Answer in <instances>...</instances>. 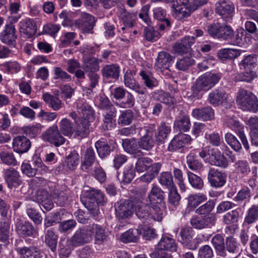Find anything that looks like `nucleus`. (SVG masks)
<instances>
[{"label": "nucleus", "mask_w": 258, "mask_h": 258, "mask_svg": "<svg viewBox=\"0 0 258 258\" xmlns=\"http://www.w3.org/2000/svg\"><path fill=\"white\" fill-rule=\"evenodd\" d=\"M163 191L156 185H153L148 196L150 204L152 205V218L157 221L162 219L163 211L159 205H161L164 199Z\"/></svg>", "instance_id": "nucleus-1"}, {"label": "nucleus", "mask_w": 258, "mask_h": 258, "mask_svg": "<svg viewBox=\"0 0 258 258\" xmlns=\"http://www.w3.org/2000/svg\"><path fill=\"white\" fill-rule=\"evenodd\" d=\"M236 102L242 110L253 112L258 111V100L252 92L240 89L237 93Z\"/></svg>", "instance_id": "nucleus-2"}, {"label": "nucleus", "mask_w": 258, "mask_h": 258, "mask_svg": "<svg viewBox=\"0 0 258 258\" xmlns=\"http://www.w3.org/2000/svg\"><path fill=\"white\" fill-rule=\"evenodd\" d=\"M221 79L218 74L207 73L200 76L191 88L194 93L198 94L201 91H208L213 87Z\"/></svg>", "instance_id": "nucleus-3"}, {"label": "nucleus", "mask_w": 258, "mask_h": 258, "mask_svg": "<svg viewBox=\"0 0 258 258\" xmlns=\"http://www.w3.org/2000/svg\"><path fill=\"white\" fill-rule=\"evenodd\" d=\"M172 16L177 20H182L189 17L194 10L188 0H173Z\"/></svg>", "instance_id": "nucleus-4"}, {"label": "nucleus", "mask_w": 258, "mask_h": 258, "mask_svg": "<svg viewBox=\"0 0 258 258\" xmlns=\"http://www.w3.org/2000/svg\"><path fill=\"white\" fill-rule=\"evenodd\" d=\"M42 139L55 147H59L66 142V139L62 136L57 125H53L47 128L42 135Z\"/></svg>", "instance_id": "nucleus-5"}, {"label": "nucleus", "mask_w": 258, "mask_h": 258, "mask_svg": "<svg viewBox=\"0 0 258 258\" xmlns=\"http://www.w3.org/2000/svg\"><path fill=\"white\" fill-rule=\"evenodd\" d=\"M234 10L233 4L228 0H220L216 4V13L227 22L232 20Z\"/></svg>", "instance_id": "nucleus-6"}, {"label": "nucleus", "mask_w": 258, "mask_h": 258, "mask_svg": "<svg viewBox=\"0 0 258 258\" xmlns=\"http://www.w3.org/2000/svg\"><path fill=\"white\" fill-rule=\"evenodd\" d=\"M226 174L218 169L211 168L208 174V180L212 187L219 188L226 182Z\"/></svg>", "instance_id": "nucleus-7"}, {"label": "nucleus", "mask_w": 258, "mask_h": 258, "mask_svg": "<svg viewBox=\"0 0 258 258\" xmlns=\"http://www.w3.org/2000/svg\"><path fill=\"white\" fill-rule=\"evenodd\" d=\"M144 135L139 141V147L143 150L149 151L154 146V141L153 138L154 135L153 126H148L142 128L141 135Z\"/></svg>", "instance_id": "nucleus-8"}, {"label": "nucleus", "mask_w": 258, "mask_h": 258, "mask_svg": "<svg viewBox=\"0 0 258 258\" xmlns=\"http://www.w3.org/2000/svg\"><path fill=\"white\" fill-rule=\"evenodd\" d=\"M216 218L212 216H203L199 217L197 215L193 216L190 220L191 226L195 229H202L213 226Z\"/></svg>", "instance_id": "nucleus-9"}, {"label": "nucleus", "mask_w": 258, "mask_h": 258, "mask_svg": "<svg viewBox=\"0 0 258 258\" xmlns=\"http://www.w3.org/2000/svg\"><path fill=\"white\" fill-rule=\"evenodd\" d=\"M91 240L89 225L83 229L77 230L71 240L73 247L78 246L89 242Z\"/></svg>", "instance_id": "nucleus-10"}, {"label": "nucleus", "mask_w": 258, "mask_h": 258, "mask_svg": "<svg viewBox=\"0 0 258 258\" xmlns=\"http://www.w3.org/2000/svg\"><path fill=\"white\" fill-rule=\"evenodd\" d=\"M94 24V18L87 13H83L81 17L75 21V26L83 33H92Z\"/></svg>", "instance_id": "nucleus-11"}, {"label": "nucleus", "mask_w": 258, "mask_h": 258, "mask_svg": "<svg viewBox=\"0 0 258 258\" xmlns=\"http://www.w3.org/2000/svg\"><path fill=\"white\" fill-rule=\"evenodd\" d=\"M150 208L148 206L143 203L141 200L135 199L134 210L137 216L140 219L143 220L144 223H149L151 219L154 220L152 217L151 211L149 213ZM155 221H156L155 220Z\"/></svg>", "instance_id": "nucleus-12"}, {"label": "nucleus", "mask_w": 258, "mask_h": 258, "mask_svg": "<svg viewBox=\"0 0 258 258\" xmlns=\"http://www.w3.org/2000/svg\"><path fill=\"white\" fill-rule=\"evenodd\" d=\"M226 122L228 126L239 136L245 149L248 150L249 147L244 133V126L233 117L228 118Z\"/></svg>", "instance_id": "nucleus-13"}, {"label": "nucleus", "mask_w": 258, "mask_h": 258, "mask_svg": "<svg viewBox=\"0 0 258 258\" xmlns=\"http://www.w3.org/2000/svg\"><path fill=\"white\" fill-rule=\"evenodd\" d=\"M135 199L133 201H126L123 203H118L115 207L116 217L119 219L129 218L134 210Z\"/></svg>", "instance_id": "nucleus-14"}, {"label": "nucleus", "mask_w": 258, "mask_h": 258, "mask_svg": "<svg viewBox=\"0 0 258 258\" xmlns=\"http://www.w3.org/2000/svg\"><path fill=\"white\" fill-rule=\"evenodd\" d=\"M17 36L15 26L12 24H7L0 35L1 41L9 46H14Z\"/></svg>", "instance_id": "nucleus-15"}, {"label": "nucleus", "mask_w": 258, "mask_h": 258, "mask_svg": "<svg viewBox=\"0 0 258 258\" xmlns=\"http://www.w3.org/2000/svg\"><path fill=\"white\" fill-rule=\"evenodd\" d=\"M3 175L9 188L17 187L22 183L19 172L13 168L5 169L3 171Z\"/></svg>", "instance_id": "nucleus-16"}, {"label": "nucleus", "mask_w": 258, "mask_h": 258, "mask_svg": "<svg viewBox=\"0 0 258 258\" xmlns=\"http://www.w3.org/2000/svg\"><path fill=\"white\" fill-rule=\"evenodd\" d=\"M19 26L21 35L27 38L32 37L37 31V27L35 21L30 18L21 20L19 23Z\"/></svg>", "instance_id": "nucleus-17"}, {"label": "nucleus", "mask_w": 258, "mask_h": 258, "mask_svg": "<svg viewBox=\"0 0 258 258\" xmlns=\"http://www.w3.org/2000/svg\"><path fill=\"white\" fill-rule=\"evenodd\" d=\"M207 162L212 165L226 168L228 161L224 155L217 149H211L210 157L207 158Z\"/></svg>", "instance_id": "nucleus-18"}, {"label": "nucleus", "mask_w": 258, "mask_h": 258, "mask_svg": "<svg viewBox=\"0 0 258 258\" xmlns=\"http://www.w3.org/2000/svg\"><path fill=\"white\" fill-rule=\"evenodd\" d=\"M31 146L30 140L24 136H17L13 141L12 147L13 150L19 154L28 152Z\"/></svg>", "instance_id": "nucleus-19"}, {"label": "nucleus", "mask_w": 258, "mask_h": 258, "mask_svg": "<svg viewBox=\"0 0 258 258\" xmlns=\"http://www.w3.org/2000/svg\"><path fill=\"white\" fill-rule=\"evenodd\" d=\"M191 141V138L190 136L182 133L178 134L171 141L168 145V150L171 152L174 151L183 147Z\"/></svg>", "instance_id": "nucleus-20"}, {"label": "nucleus", "mask_w": 258, "mask_h": 258, "mask_svg": "<svg viewBox=\"0 0 258 258\" xmlns=\"http://www.w3.org/2000/svg\"><path fill=\"white\" fill-rule=\"evenodd\" d=\"M195 41V37L194 36H185L174 45L173 50L175 53L178 54L186 53Z\"/></svg>", "instance_id": "nucleus-21"}, {"label": "nucleus", "mask_w": 258, "mask_h": 258, "mask_svg": "<svg viewBox=\"0 0 258 258\" xmlns=\"http://www.w3.org/2000/svg\"><path fill=\"white\" fill-rule=\"evenodd\" d=\"M228 95L222 89H217L212 91L208 96L210 103L215 106L222 104L227 102Z\"/></svg>", "instance_id": "nucleus-22"}, {"label": "nucleus", "mask_w": 258, "mask_h": 258, "mask_svg": "<svg viewBox=\"0 0 258 258\" xmlns=\"http://www.w3.org/2000/svg\"><path fill=\"white\" fill-rule=\"evenodd\" d=\"M16 227L17 233L21 236H35L37 234V230L31 223L28 222H18L16 223Z\"/></svg>", "instance_id": "nucleus-23"}, {"label": "nucleus", "mask_w": 258, "mask_h": 258, "mask_svg": "<svg viewBox=\"0 0 258 258\" xmlns=\"http://www.w3.org/2000/svg\"><path fill=\"white\" fill-rule=\"evenodd\" d=\"M173 61L172 56L169 53L161 51L158 53L155 68L156 70L168 69Z\"/></svg>", "instance_id": "nucleus-24"}, {"label": "nucleus", "mask_w": 258, "mask_h": 258, "mask_svg": "<svg viewBox=\"0 0 258 258\" xmlns=\"http://www.w3.org/2000/svg\"><path fill=\"white\" fill-rule=\"evenodd\" d=\"M91 239L95 237V242L97 244H102L106 240V236L105 230L102 227L97 224H93L89 225Z\"/></svg>", "instance_id": "nucleus-25"}, {"label": "nucleus", "mask_w": 258, "mask_h": 258, "mask_svg": "<svg viewBox=\"0 0 258 258\" xmlns=\"http://www.w3.org/2000/svg\"><path fill=\"white\" fill-rule=\"evenodd\" d=\"M42 99L48 106L54 111L60 109L63 106L61 100L57 95H52L48 93L43 94Z\"/></svg>", "instance_id": "nucleus-26"}, {"label": "nucleus", "mask_w": 258, "mask_h": 258, "mask_svg": "<svg viewBox=\"0 0 258 258\" xmlns=\"http://www.w3.org/2000/svg\"><path fill=\"white\" fill-rule=\"evenodd\" d=\"M77 109L84 119L88 120L92 117L94 111L91 106L84 100L79 99L76 102Z\"/></svg>", "instance_id": "nucleus-27"}, {"label": "nucleus", "mask_w": 258, "mask_h": 258, "mask_svg": "<svg viewBox=\"0 0 258 258\" xmlns=\"http://www.w3.org/2000/svg\"><path fill=\"white\" fill-rule=\"evenodd\" d=\"M207 200V196L203 193L190 195L187 198V209L190 211L193 210Z\"/></svg>", "instance_id": "nucleus-28"}, {"label": "nucleus", "mask_w": 258, "mask_h": 258, "mask_svg": "<svg viewBox=\"0 0 258 258\" xmlns=\"http://www.w3.org/2000/svg\"><path fill=\"white\" fill-rule=\"evenodd\" d=\"M192 115L198 119L209 120L214 117L213 109L210 106H207L202 109H195L192 110Z\"/></svg>", "instance_id": "nucleus-29"}, {"label": "nucleus", "mask_w": 258, "mask_h": 258, "mask_svg": "<svg viewBox=\"0 0 258 258\" xmlns=\"http://www.w3.org/2000/svg\"><path fill=\"white\" fill-rule=\"evenodd\" d=\"M246 124L250 130V135L252 144L258 146V117H251L246 121Z\"/></svg>", "instance_id": "nucleus-30"}, {"label": "nucleus", "mask_w": 258, "mask_h": 258, "mask_svg": "<svg viewBox=\"0 0 258 258\" xmlns=\"http://www.w3.org/2000/svg\"><path fill=\"white\" fill-rule=\"evenodd\" d=\"M124 83L126 87L135 91L138 93L140 94L144 93L143 89L137 83L131 71H127L125 73L124 75Z\"/></svg>", "instance_id": "nucleus-31"}, {"label": "nucleus", "mask_w": 258, "mask_h": 258, "mask_svg": "<svg viewBox=\"0 0 258 258\" xmlns=\"http://www.w3.org/2000/svg\"><path fill=\"white\" fill-rule=\"evenodd\" d=\"M142 234V230L139 227L138 229L128 230L121 235L120 238L121 241L125 243L136 242Z\"/></svg>", "instance_id": "nucleus-32"}, {"label": "nucleus", "mask_w": 258, "mask_h": 258, "mask_svg": "<svg viewBox=\"0 0 258 258\" xmlns=\"http://www.w3.org/2000/svg\"><path fill=\"white\" fill-rule=\"evenodd\" d=\"M159 251H175L177 245L175 240L169 237H163L159 242L157 247Z\"/></svg>", "instance_id": "nucleus-33"}, {"label": "nucleus", "mask_w": 258, "mask_h": 258, "mask_svg": "<svg viewBox=\"0 0 258 258\" xmlns=\"http://www.w3.org/2000/svg\"><path fill=\"white\" fill-rule=\"evenodd\" d=\"M16 250L21 258H39L38 249L35 247H19Z\"/></svg>", "instance_id": "nucleus-34"}, {"label": "nucleus", "mask_w": 258, "mask_h": 258, "mask_svg": "<svg viewBox=\"0 0 258 258\" xmlns=\"http://www.w3.org/2000/svg\"><path fill=\"white\" fill-rule=\"evenodd\" d=\"M122 145L124 151L130 154H137L141 152L139 142L135 139L122 140Z\"/></svg>", "instance_id": "nucleus-35"}, {"label": "nucleus", "mask_w": 258, "mask_h": 258, "mask_svg": "<svg viewBox=\"0 0 258 258\" xmlns=\"http://www.w3.org/2000/svg\"><path fill=\"white\" fill-rule=\"evenodd\" d=\"M161 167L160 163H154L153 166L149 168L147 173L140 177L141 181L149 183L154 179L158 174Z\"/></svg>", "instance_id": "nucleus-36"}, {"label": "nucleus", "mask_w": 258, "mask_h": 258, "mask_svg": "<svg viewBox=\"0 0 258 258\" xmlns=\"http://www.w3.org/2000/svg\"><path fill=\"white\" fill-rule=\"evenodd\" d=\"M102 75L107 79L118 78L120 73V68L118 65L110 64L105 66L102 70Z\"/></svg>", "instance_id": "nucleus-37"}, {"label": "nucleus", "mask_w": 258, "mask_h": 258, "mask_svg": "<svg viewBox=\"0 0 258 258\" xmlns=\"http://www.w3.org/2000/svg\"><path fill=\"white\" fill-rule=\"evenodd\" d=\"M10 223L8 219H4L0 222V242L4 245L9 243Z\"/></svg>", "instance_id": "nucleus-38"}, {"label": "nucleus", "mask_w": 258, "mask_h": 258, "mask_svg": "<svg viewBox=\"0 0 258 258\" xmlns=\"http://www.w3.org/2000/svg\"><path fill=\"white\" fill-rule=\"evenodd\" d=\"M59 131L66 137H71L74 132V123L67 118H62L59 123Z\"/></svg>", "instance_id": "nucleus-39"}, {"label": "nucleus", "mask_w": 258, "mask_h": 258, "mask_svg": "<svg viewBox=\"0 0 258 258\" xmlns=\"http://www.w3.org/2000/svg\"><path fill=\"white\" fill-rule=\"evenodd\" d=\"M240 54V50L230 48L223 49L218 52V57L222 61L234 59L237 57Z\"/></svg>", "instance_id": "nucleus-40"}, {"label": "nucleus", "mask_w": 258, "mask_h": 258, "mask_svg": "<svg viewBox=\"0 0 258 258\" xmlns=\"http://www.w3.org/2000/svg\"><path fill=\"white\" fill-rule=\"evenodd\" d=\"M101 60L95 57H90L84 60L83 69L86 72L95 73L99 70V64Z\"/></svg>", "instance_id": "nucleus-41"}, {"label": "nucleus", "mask_w": 258, "mask_h": 258, "mask_svg": "<svg viewBox=\"0 0 258 258\" xmlns=\"http://www.w3.org/2000/svg\"><path fill=\"white\" fill-rule=\"evenodd\" d=\"M215 205V203L213 200H209L205 204L199 207L196 210V213L202 216L210 215L216 217L214 214H211L214 209Z\"/></svg>", "instance_id": "nucleus-42"}, {"label": "nucleus", "mask_w": 258, "mask_h": 258, "mask_svg": "<svg viewBox=\"0 0 258 258\" xmlns=\"http://www.w3.org/2000/svg\"><path fill=\"white\" fill-rule=\"evenodd\" d=\"M211 242L217 253L221 256H224L226 252L223 236L220 234H217L212 238Z\"/></svg>", "instance_id": "nucleus-43"}, {"label": "nucleus", "mask_w": 258, "mask_h": 258, "mask_svg": "<svg viewBox=\"0 0 258 258\" xmlns=\"http://www.w3.org/2000/svg\"><path fill=\"white\" fill-rule=\"evenodd\" d=\"M186 163L188 168L192 170L200 171L203 168L202 163L197 159L194 153H190L187 156Z\"/></svg>", "instance_id": "nucleus-44"}, {"label": "nucleus", "mask_w": 258, "mask_h": 258, "mask_svg": "<svg viewBox=\"0 0 258 258\" xmlns=\"http://www.w3.org/2000/svg\"><path fill=\"white\" fill-rule=\"evenodd\" d=\"M119 17L127 30H130L133 26V21L135 17L134 14L130 13L124 9H121Z\"/></svg>", "instance_id": "nucleus-45"}, {"label": "nucleus", "mask_w": 258, "mask_h": 258, "mask_svg": "<svg viewBox=\"0 0 258 258\" xmlns=\"http://www.w3.org/2000/svg\"><path fill=\"white\" fill-rule=\"evenodd\" d=\"M239 65L241 70L254 69L257 65V57L255 55L245 56Z\"/></svg>", "instance_id": "nucleus-46"}, {"label": "nucleus", "mask_w": 258, "mask_h": 258, "mask_svg": "<svg viewBox=\"0 0 258 258\" xmlns=\"http://www.w3.org/2000/svg\"><path fill=\"white\" fill-rule=\"evenodd\" d=\"M171 132L170 126L163 122L159 126L156 135V142L162 143L167 138Z\"/></svg>", "instance_id": "nucleus-47"}, {"label": "nucleus", "mask_w": 258, "mask_h": 258, "mask_svg": "<svg viewBox=\"0 0 258 258\" xmlns=\"http://www.w3.org/2000/svg\"><path fill=\"white\" fill-rule=\"evenodd\" d=\"M134 114L132 110L130 109L123 110L120 112L117 122L121 126L128 125L132 122Z\"/></svg>", "instance_id": "nucleus-48"}, {"label": "nucleus", "mask_w": 258, "mask_h": 258, "mask_svg": "<svg viewBox=\"0 0 258 258\" xmlns=\"http://www.w3.org/2000/svg\"><path fill=\"white\" fill-rule=\"evenodd\" d=\"M243 73L238 74L236 76V79L238 81L250 82L258 76V74L253 69L244 70Z\"/></svg>", "instance_id": "nucleus-49"}, {"label": "nucleus", "mask_w": 258, "mask_h": 258, "mask_svg": "<svg viewBox=\"0 0 258 258\" xmlns=\"http://www.w3.org/2000/svg\"><path fill=\"white\" fill-rule=\"evenodd\" d=\"M159 182L162 186L166 187L168 189L176 187L173 182L171 174L168 172H163L160 174Z\"/></svg>", "instance_id": "nucleus-50"}, {"label": "nucleus", "mask_w": 258, "mask_h": 258, "mask_svg": "<svg viewBox=\"0 0 258 258\" xmlns=\"http://www.w3.org/2000/svg\"><path fill=\"white\" fill-rule=\"evenodd\" d=\"M153 164L152 160L149 158H140L136 164V169L139 172H143L146 170L147 171L149 168L153 166Z\"/></svg>", "instance_id": "nucleus-51"}, {"label": "nucleus", "mask_w": 258, "mask_h": 258, "mask_svg": "<svg viewBox=\"0 0 258 258\" xmlns=\"http://www.w3.org/2000/svg\"><path fill=\"white\" fill-rule=\"evenodd\" d=\"M226 248L227 250L233 253H240V244L236 238L229 236L226 239Z\"/></svg>", "instance_id": "nucleus-52"}, {"label": "nucleus", "mask_w": 258, "mask_h": 258, "mask_svg": "<svg viewBox=\"0 0 258 258\" xmlns=\"http://www.w3.org/2000/svg\"><path fill=\"white\" fill-rule=\"evenodd\" d=\"M57 236L52 229L47 231L45 236V242L52 251L56 250Z\"/></svg>", "instance_id": "nucleus-53"}, {"label": "nucleus", "mask_w": 258, "mask_h": 258, "mask_svg": "<svg viewBox=\"0 0 258 258\" xmlns=\"http://www.w3.org/2000/svg\"><path fill=\"white\" fill-rule=\"evenodd\" d=\"M187 174L188 182L193 188L199 190L203 188L204 186V181L200 176L190 171H187Z\"/></svg>", "instance_id": "nucleus-54"}, {"label": "nucleus", "mask_w": 258, "mask_h": 258, "mask_svg": "<svg viewBox=\"0 0 258 258\" xmlns=\"http://www.w3.org/2000/svg\"><path fill=\"white\" fill-rule=\"evenodd\" d=\"M80 156L79 154L74 151L67 157L65 160V165L70 170L74 169L78 164Z\"/></svg>", "instance_id": "nucleus-55"}, {"label": "nucleus", "mask_w": 258, "mask_h": 258, "mask_svg": "<svg viewBox=\"0 0 258 258\" xmlns=\"http://www.w3.org/2000/svg\"><path fill=\"white\" fill-rule=\"evenodd\" d=\"M43 126L40 123H35L23 127L24 133L31 138H35L41 132Z\"/></svg>", "instance_id": "nucleus-56"}, {"label": "nucleus", "mask_w": 258, "mask_h": 258, "mask_svg": "<svg viewBox=\"0 0 258 258\" xmlns=\"http://www.w3.org/2000/svg\"><path fill=\"white\" fill-rule=\"evenodd\" d=\"M195 63L194 60L189 57H183L177 59L176 68L180 71L187 70Z\"/></svg>", "instance_id": "nucleus-57"}, {"label": "nucleus", "mask_w": 258, "mask_h": 258, "mask_svg": "<svg viewBox=\"0 0 258 258\" xmlns=\"http://www.w3.org/2000/svg\"><path fill=\"white\" fill-rule=\"evenodd\" d=\"M154 18L159 21L165 22L166 26H170V22L169 20L166 18V12L165 10L161 7L155 8L153 10Z\"/></svg>", "instance_id": "nucleus-58"}, {"label": "nucleus", "mask_w": 258, "mask_h": 258, "mask_svg": "<svg viewBox=\"0 0 258 258\" xmlns=\"http://www.w3.org/2000/svg\"><path fill=\"white\" fill-rule=\"evenodd\" d=\"M139 74L144 81L146 86L148 88L153 89L154 87L157 86L158 83L156 80L149 73L142 71Z\"/></svg>", "instance_id": "nucleus-59"}, {"label": "nucleus", "mask_w": 258, "mask_h": 258, "mask_svg": "<svg viewBox=\"0 0 258 258\" xmlns=\"http://www.w3.org/2000/svg\"><path fill=\"white\" fill-rule=\"evenodd\" d=\"M258 219V206H252L247 211L244 223L250 224Z\"/></svg>", "instance_id": "nucleus-60"}, {"label": "nucleus", "mask_w": 258, "mask_h": 258, "mask_svg": "<svg viewBox=\"0 0 258 258\" xmlns=\"http://www.w3.org/2000/svg\"><path fill=\"white\" fill-rule=\"evenodd\" d=\"M95 145L99 156L102 158L109 155L110 152V147L104 141H98Z\"/></svg>", "instance_id": "nucleus-61"}, {"label": "nucleus", "mask_w": 258, "mask_h": 258, "mask_svg": "<svg viewBox=\"0 0 258 258\" xmlns=\"http://www.w3.org/2000/svg\"><path fill=\"white\" fill-rule=\"evenodd\" d=\"M226 142L235 151H239L241 149V145L237 138L232 134L227 133L225 135Z\"/></svg>", "instance_id": "nucleus-62"}, {"label": "nucleus", "mask_w": 258, "mask_h": 258, "mask_svg": "<svg viewBox=\"0 0 258 258\" xmlns=\"http://www.w3.org/2000/svg\"><path fill=\"white\" fill-rule=\"evenodd\" d=\"M89 125L88 120L84 119L77 125L76 131V135L81 138L86 137L89 132Z\"/></svg>", "instance_id": "nucleus-63"}, {"label": "nucleus", "mask_w": 258, "mask_h": 258, "mask_svg": "<svg viewBox=\"0 0 258 258\" xmlns=\"http://www.w3.org/2000/svg\"><path fill=\"white\" fill-rule=\"evenodd\" d=\"M154 97L158 101L168 105L173 104L174 103V98L168 93L162 91L155 92Z\"/></svg>", "instance_id": "nucleus-64"}]
</instances>
